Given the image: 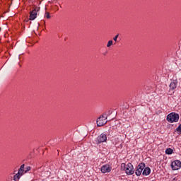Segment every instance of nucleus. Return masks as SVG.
Instances as JSON below:
<instances>
[{
  "instance_id": "4468645a",
  "label": "nucleus",
  "mask_w": 181,
  "mask_h": 181,
  "mask_svg": "<svg viewBox=\"0 0 181 181\" xmlns=\"http://www.w3.org/2000/svg\"><path fill=\"white\" fill-rule=\"evenodd\" d=\"M175 132H180L181 133V124L177 127V128L175 130Z\"/></svg>"
},
{
  "instance_id": "f3484780",
  "label": "nucleus",
  "mask_w": 181,
  "mask_h": 181,
  "mask_svg": "<svg viewBox=\"0 0 181 181\" xmlns=\"http://www.w3.org/2000/svg\"><path fill=\"white\" fill-rule=\"evenodd\" d=\"M30 169H32V168H30V166H28L25 168V170H24L25 173H28V172H29V170H30Z\"/></svg>"
},
{
  "instance_id": "7ed1b4c3",
  "label": "nucleus",
  "mask_w": 181,
  "mask_h": 181,
  "mask_svg": "<svg viewBox=\"0 0 181 181\" xmlns=\"http://www.w3.org/2000/svg\"><path fill=\"white\" fill-rule=\"evenodd\" d=\"M103 142H107V134L104 133L99 135L95 140L97 145H99V144H103Z\"/></svg>"
},
{
  "instance_id": "412c9836",
  "label": "nucleus",
  "mask_w": 181,
  "mask_h": 181,
  "mask_svg": "<svg viewBox=\"0 0 181 181\" xmlns=\"http://www.w3.org/2000/svg\"><path fill=\"white\" fill-rule=\"evenodd\" d=\"M36 10V13H37V12H39V11H40V7H35L34 9H33V11Z\"/></svg>"
},
{
  "instance_id": "0eeeda50",
  "label": "nucleus",
  "mask_w": 181,
  "mask_h": 181,
  "mask_svg": "<svg viewBox=\"0 0 181 181\" xmlns=\"http://www.w3.org/2000/svg\"><path fill=\"white\" fill-rule=\"evenodd\" d=\"M111 167H110V165H105L101 167V172L102 173H110V171L111 170Z\"/></svg>"
},
{
  "instance_id": "ddd939ff",
  "label": "nucleus",
  "mask_w": 181,
  "mask_h": 181,
  "mask_svg": "<svg viewBox=\"0 0 181 181\" xmlns=\"http://www.w3.org/2000/svg\"><path fill=\"white\" fill-rule=\"evenodd\" d=\"M112 40H109L107 44V47H111V46H112Z\"/></svg>"
},
{
  "instance_id": "f03ea898",
  "label": "nucleus",
  "mask_w": 181,
  "mask_h": 181,
  "mask_svg": "<svg viewBox=\"0 0 181 181\" xmlns=\"http://www.w3.org/2000/svg\"><path fill=\"white\" fill-rule=\"evenodd\" d=\"M124 170L126 172V175H128V176H131V175H134V173H135L134 165L131 163H129L126 165V168L124 169Z\"/></svg>"
},
{
  "instance_id": "a211bd4d",
  "label": "nucleus",
  "mask_w": 181,
  "mask_h": 181,
  "mask_svg": "<svg viewBox=\"0 0 181 181\" xmlns=\"http://www.w3.org/2000/svg\"><path fill=\"white\" fill-rule=\"evenodd\" d=\"M45 17L47 18V19H50V13L49 12H46Z\"/></svg>"
},
{
  "instance_id": "b1692460",
  "label": "nucleus",
  "mask_w": 181,
  "mask_h": 181,
  "mask_svg": "<svg viewBox=\"0 0 181 181\" xmlns=\"http://www.w3.org/2000/svg\"><path fill=\"white\" fill-rule=\"evenodd\" d=\"M108 134H110V129L108 130Z\"/></svg>"
},
{
  "instance_id": "20e7f679",
  "label": "nucleus",
  "mask_w": 181,
  "mask_h": 181,
  "mask_svg": "<svg viewBox=\"0 0 181 181\" xmlns=\"http://www.w3.org/2000/svg\"><path fill=\"white\" fill-rule=\"evenodd\" d=\"M145 166H146L145 163H139L136 167L135 175H136L137 176L142 175V171L144 170V169H145Z\"/></svg>"
},
{
  "instance_id": "5701e85b",
  "label": "nucleus",
  "mask_w": 181,
  "mask_h": 181,
  "mask_svg": "<svg viewBox=\"0 0 181 181\" xmlns=\"http://www.w3.org/2000/svg\"><path fill=\"white\" fill-rule=\"evenodd\" d=\"M121 167L124 168V169L125 170L127 168V165H125V163H122Z\"/></svg>"
},
{
  "instance_id": "9b49d317",
  "label": "nucleus",
  "mask_w": 181,
  "mask_h": 181,
  "mask_svg": "<svg viewBox=\"0 0 181 181\" xmlns=\"http://www.w3.org/2000/svg\"><path fill=\"white\" fill-rule=\"evenodd\" d=\"M21 176H22V175L18 173L17 174H16V175L13 176V180H14V181H18V180H19V179H21Z\"/></svg>"
},
{
  "instance_id": "2eb2a0df",
  "label": "nucleus",
  "mask_w": 181,
  "mask_h": 181,
  "mask_svg": "<svg viewBox=\"0 0 181 181\" xmlns=\"http://www.w3.org/2000/svg\"><path fill=\"white\" fill-rule=\"evenodd\" d=\"M50 171H49V170H47V171H45V177H50Z\"/></svg>"
},
{
  "instance_id": "6e6552de",
  "label": "nucleus",
  "mask_w": 181,
  "mask_h": 181,
  "mask_svg": "<svg viewBox=\"0 0 181 181\" xmlns=\"http://www.w3.org/2000/svg\"><path fill=\"white\" fill-rule=\"evenodd\" d=\"M35 18H37V13L36 10H33L30 12V21H35Z\"/></svg>"
},
{
  "instance_id": "6ab92c4d",
  "label": "nucleus",
  "mask_w": 181,
  "mask_h": 181,
  "mask_svg": "<svg viewBox=\"0 0 181 181\" xmlns=\"http://www.w3.org/2000/svg\"><path fill=\"white\" fill-rule=\"evenodd\" d=\"M100 117H102L103 118H104L105 119H107L108 115H107V113H104L103 115H101Z\"/></svg>"
},
{
  "instance_id": "423d86ee",
  "label": "nucleus",
  "mask_w": 181,
  "mask_h": 181,
  "mask_svg": "<svg viewBox=\"0 0 181 181\" xmlns=\"http://www.w3.org/2000/svg\"><path fill=\"white\" fill-rule=\"evenodd\" d=\"M107 122H108V121H105V119L101 116H100L96 120L97 127H103V125H105Z\"/></svg>"
},
{
  "instance_id": "aec40b11",
  "label": "nucleus",
  "mask_w": 181,
  "mask_h": 181,
  "mask_svg": "<svg viewBox=\"0 0 181 181\" xmlns=\"http://www.w3.org/2000/svg\"><path fill=\"white\" fill-rule=\"evenodd\" d=\"M118 36H119V34H117V35H115L114 37H113V40L115 42H117V39H118Z\"/></svg>"
},
{
  "instance_id": "dca6fc26",
  "label": "nucleus",
  "mask_w": 181,
  "mask_h": 181,
  "mask_svg": "<svg viewBox=\"0 0 181 181\" xmlns=\"http://www.w3.org/2000/svg\"><path fill=\"white\" fill-rule=\"evenodd\" d=\"M23 172H25V170H21L18 169V173H19L21 176L23 175Z\"/></svg>"
},
{
  "instance_id": "f8f14e48",
  "label": "nucleus",
  "mask_w": 181,
  "mask_h": 181,
  "mask_svg": "<svg viewBox=\"0 0 181 181\" xmlns=\"http://www.w3.org/2000/svg\"><path fill=\"white\" fill-rule=\"evenodd\" d=\"M166 155H172L173 153V149L168 148L165 150Z\"/></svg>"
},
{
  "instance_id": "f257e3e1",
  "label": "nucleus",
  "mask_w": 181,
  "mask_h": 181,
  "mask_svg": "<svg viewBox=\"0 0 181 181\" xmlns=\"http://www.w3.org/2000/svg\"><path fill=\"white\" fill-rule=\"evenodd\" d=\"M166 119L168 122H177V121H179V114L171 112L167 115Z\"/></svg>"
},
{
  "instance_id": "4be33fe9",
  "label": "nucleus",
  "mask_w": 181,
  "mask_h": 181,
  "mask_svg": "<svg viewBox=\"0 0 181 181\" xmlns=\"http://www.w3.org/2000/svg\"><path fill=\"white\" fill-rule=\"evenodd\" d=\"M19 169H21V170H25V164L21 165Z\"/></svg>"
},
{
  "instance_id": "39448f33",
  "label": "nucleus",
  "mask_w": 181,
  "mask_h": 181,
  "mask_svg": "<svg viewBox=\"0 0 181 181\" xmlns=\"http://www.w3.org/2000/svg\"><path fill=\"white\" fill-rule=\"evenodd\" d=\"M181 168V161L175 160L171 163V168L173 170H179Z\"/></svg>"
},
{
  "instance_id": "9d476101",
  "label": "nucleus",
  "mask_w": 181,
  "mask_h": 181,
  "mask_svg": "<svg viewBox=\"0 0 181 181\" xmlns=\"http://www.w3.org/2000/svg\"><path fill=\"white\" fill-rule=\"evenodd\" d=\"M177 87V82L176 81H173L170 84V90H175Z\"/></svg>"
},
{
  "instance_id": "1a4fd4ad",
  "label": "nucleus",
  "mask_w": 181,
  "mask_h": 181,
  "mask_svg": "<svg viewBox=\"0 0 181 181\" xmlns=\"http://www.w3.org/2000/svg\"><path fill=\"white\" fill-rule=\"evenodd\" d=\"M142 175L143 176H148V175H151V168L149 167H144Z\"/></svg>"
}]
</instances>
